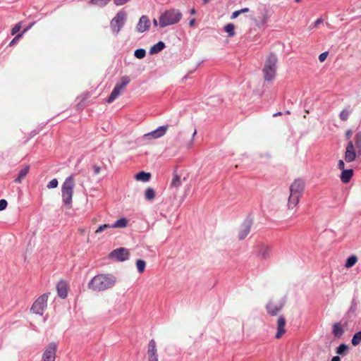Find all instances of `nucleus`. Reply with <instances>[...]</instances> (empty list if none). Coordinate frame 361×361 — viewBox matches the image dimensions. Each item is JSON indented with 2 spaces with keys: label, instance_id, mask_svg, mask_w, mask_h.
<instances>
[{
  "label": "nucleus",
  "instance_id": "obj_36",
  "mask_svg": "<svg viewBox=\"0 0 361 361\" xmlns=\"http://www.w3.org/2000/svg\"><path fill=\"white\" fill-rule=\"evenodd\" d=\"M136 267L137 269V271L140 274H142L144 272L146 267V262L145 260L139 259L136 261Z\"/></svg>",
  "mask_w": 361,
  "mask_h": 361
},
{
  "label": "nucleus",
  "instance_id": "obj_2",
  "mask_svg": "<svg viewBox=\"0 0 361 361\" xmlns=\"http://www.w3.org/2000/svg\"><path fill=\"white\" fill-rule=\"evenodd\" d=\"M305 190V182L301 178L295 179L290 186V196L288 207L294 208L299 202Z\"/></svg>",
  "mask_w": 361,
  "mask_h": 361
},
{
  "label": "nucleus",
  "instance_id": "obj_49",
  "mask_svg": "<svg viewBox=\"0 0 361 361\" xmlns=\"http://www.w3.org/2000/svg\"><path fill=\"white\" fill-rule=\"evenodd\" d=\"M345 164H344V161L343 160H339L338 162V168L341 170V171L343 170H345Z\"/></svg>",
  "mask_w": 361,
  "mask_h": 361
},
{
  "label": "nucleus",
  "instance_id": "obj_4",
  "mask_svg": "<svg viewBox=\"0 0 361 361\" xmlns=\"http://www.w3.org/2000/svg\"><path fill=\"white\" fill-rule=\"evenodd\" d=\"M74 186V175L72 174L66 178L61 187L62 200L64 205L68 209L72 207V197Z\"/></svg>",
  "mask_w": 361,
  "mask_h": 361
},
{
  "label": "nucleus",
  "instance_id": "obj_34",
  "mask_svg": "<svg viewBox=\"0 0 361 361\" xmlns=\"http://www.w3.org/2000/svg\"><path fill=\"white\" fill-rule=\"evenodd\" d=\"M235 26L233 23H228L224 27V31L228 33V37H232L235 35Z\"/></svg>",
  "mask_w": 361,
  "mask_h": 361
},
{
  "label": "nucleus",
  "instance_id": "obj_5",
  "mask_svg": "<svg viewBox=\"0 0 361 361\" xmlns=\"http://www.w3.org/2000/svg\"><path fill=\"white\" fill-rule=\"evenodd\" d=\"M278 59L274 53H270L265 61L264 66L262 69L264 80H272L276 76V64Z\"/></svg>",
  "mask_w": 361,
  "mask_h": 361
},
{
  "label": "nucleus",
  "instance_id": "obj_42",
  "mask_svg": "<svg viewBox=\"0 0 361 361\" xmlns=\"http://www.w3.org/2000/svg\"><path fill=\"white\" fill-rule=\"evenodd\" d=\"M59 182L56 178L52 179L49 183L47 184V187L49 189L55 188L58 186Z\"/></svg>",
  "mask_w": 361,
  "mask_h": 361
},
{
  "label": "nucleus",
  "instance_id": "obj_31",
  "mask_svg": "<svg viewBox=\"0 0 361 361\" xmlns=\"http://www.w3.org/2000/svg\"><path fill=\"white\" fill-rule=\"evenodd\" d=\"M354 141L357 153L361 154V131H359L355 134Z\"/></svg>",
  "mask_w": 361,
  "mask_h": 361
},
{
  "label": "nucleus",
  "instance_id": "obj_58",
  "mask_svg": "<svg viewBox=\"0 0 361 361\" xmlns=\"http://www.w3.org/2000/svg\"><path fill=\"white\" fill-rule=\"evenodd\" d=\"M153 23H154V24L155 25H157V21L155 19H154Z\"/></svg>",
  "mask_w": 361,
  "mask_h": 361
},
{
  "label": "nucleus",
  "instance_id": "obj_10",
  "mask_svg": "<svg viewBox=\"0 0 361 361\" xmlns=\"http://www.w3.org/2000/svg\"><path fill=\"white\" fill-rule=\"evenodd\" d=\"M57 345L50 343L42 354V361H55Z\"/></svg>",
  "mask_w": 361,
  "mask_h": 361
},
{
  "label": "nucleus",
  "instance_id": "obj_14",
  "mask_svg": "<svg viewBox=\"0 0 361 361\" xmlns=\"http://www.w3.org/2000/svg\"><path fill=\"white\" fill-rule=\"evenodd\" d=\"M271 252V247L265 244H259L257 246V256L262 259L269 258Z\"/></svg>",
  "mask_w": 361,
  "mask_h": 361
},
{
  "label": "nucleus",
  "instance_id": "obj_25",
  "mask_svg": "<svg viewBox=\"0 0 361 361\" xmlns=\"http://www.w3.org/2000/svg\"><path fill=\"white\" fill-rule=\"evenodd\" d=\"M121 90L114 86L113 90L111 91L110 95L109 96V97L106 99V102L110 104V103H112L118 97V95L120 94L121 93Z\"/></svg>",
  "mask_w": 361,
  "mask_h": 361
},
{
  "label": "nucleus",
  "instance_id": "obj_35",
  "mask_svg": "<svg viewBox=\"0 0 361 361\" xmlns=\"http://www.w3.org/2000/svg\"><path fill=\"white\" fill-rule=\"evenodd\" d=\"M361 343V331L356 332L352 339L351 343L353 346H357Z\"/></svg>",
  "mask_w": 361,
  "mask_h": 361
},
{
  "label": "nucleus",
  "instance_id": "obj_12",
  "mask_svg": "<svg viewBox=\"0 0 361 361\" xmlns=\"http://www.w3.org/2000/svg\"><path fill=\"white\" fill-rule=\"evenodd\" d=\"M168 127V125L159 126L156 130L145 134L144 137L149 139L159 138L166 134Z\"/></svg>",
  "mask_w": 361,
  "mask_h": 361
},
{
  "label": "nucleus",
  "instance_id": "obj_15",
  "mask_svg": "<svg viewBox=\"0 0 361 361\" xmlns=\"http://www.w3.org/2000/svg\"><path fill=\"white\" fill-rule=\"evenodd\" d=\"M68 286L66 281L61 280L56 285V290L59 297L62 299H65L68 295Z\"/></svg>",
  "mask_w": 361,
  "mask_h": 361
},
{
  "label": "nucleus",
  "instance_id": "obj_28",
  "mask_svg": "<svg viewBox=\"0 0 361 361\" xmlns=\"http://www.w3.org/2000/svg\"><path fill=\"white\" fill-rule=\"evenodd\" d=\"M130 82V77L128 75H123L121 78V82L116 83L115 86L122 90Z\"/></svg>",
  "mask_w": 361,
  "mask_h": 361
},
{
  "label": "nucleus",
  "instance_id": "obj_6",
  "mask_svg": "<svg viewBox=\"0 0 361 361\" xmlns=\"http://www.w3.org/2000/svg\"><path fill=\"white\" fill-rule=\"evenodd\" d=\"M127 18L126 12L122 9L119 11L111 20L110 26L112 32L117 35L124 25Z\"/></svg>",
  "mask_w": 361,
  "mask_h": 361
},
{
  "label": "nucleus",
  "instance_id": "obj_39",
  "mask_svg": "<svg viewBox=\"0 0 361 361\" xmlns=\"http://www.w3.org/2000/svg\"><path fill=\"white\" fill-rule=\"evenodd\" d=\"M146 55V51L144 49H137L134 51V56L137 59H143Z\"/></svg>",
  "mask_w": 361,
  "mask_h": 361
},
{
  "label": "nucleus",
  "instance_id": "obj_29",
  "mask_svg": "<svg viewBox=\"0 0 361 361\" xmlns=\"http://www.w3.org/2000/svg\"><path fill=\"white\" fill-rule=\"evenodd\" d=\"M348 345L345 343L340 344L336 349V353L344 356L347 354L348 351Z\"/></svg>",
  "mask_w": 361,
  "mask_h": 361
},
{
  "label": "nucleus",
  "instance_id": "obj_23",
  "mask_svg": "<svg viewBox=\"0 0 361 361\" xmlns=\"http://www.w3.org/2000/svg\"><path fill=\"white\" fill-rule=\"evenodd\" d=\"M355 317L356 314H354L353 313L351 314L347 311L343 315V318L341 319V321L343 323V327H348V324L353 322Z\"/></svg>",
  "mask_w": 361,
  "mask_h": 361
},
{
  "label": "nucleus",
  "instance_id": "obj_59",
  "mask_svg": "<svg viewBox=\"0 0 361 361\" xmlns=\"http://www.w3.org/2000/svg\"><path fill=\"white\" fill-rule=\"evenodd\" d=\"M286 114H290V112L289 111H287L286 112Z\"/></svg>",
  "mask_w": 361,
  "mask_h": 361
},
{
  "label": "nucleus",
  "instance_id": "obj_33",
  "mask_svg": "<svg viewBox=\"0 0 361 361\" xmlns=\"http://www.w3.org/2000/svg\"><path fill=\"white\" fill-rule=\"evenodd\" d=\"M357 306H358V302L355 298H353L350 302V306L347 310L350 313H353L354 314H356V312L357 310Z\"/></svg>",
  "mask_w": 361,
  "mask_h": 361
},
{
  "label": "nucleus",
  "instance_id": "obj_51",
  "mask_svg": "<svg viewBox=\"0 0 361 361\" xmlns=\"http://www.w3.org/2000/svg\"><path fill=\"white\" fill-rule=\"evenodd\" d=\"M322 18H318L317 20H315V22L314 23V27H317L318 25H319L320 23H322Z\"/></svg>",
  "mask_w": 361,
  "mask_h": 361
},
{
  "label": "nucleus",
  "instance_id": "obj_27",
  "mask_svg": "<svg viewBox=\"0 0 361 361\" xmlns=\"http://www.w3.org/2000/svg\"><path fill=\"white\" fill-rule=\"evenodd\" d=\"M352 113V109H350V106H348L346 108L343 109L341 113L339 114V118L342 121H346L350 114Z\"/></svg>",
  "mask_w": 361,
  "mask_h": 361
},
{
  "label": "nucleus",
  "instance_id": "obj_13",
  "mask_svg": "<svg viewBox=\"0 0 361 361\" xmlns=\"http://www.w3.org/2000/svg\"><path fill=\"white\" fill-rule=\"evenodd\" d=\"M147 355L149 361H158L157 345L154 339H151L148 343Z\"/></svg>",
  "mask_w": 361,
  "mask_h": 361
},
{
  "label": "nucleus",
  "instance_id": "obj_22",
  "mask_svg": "<svg viewBox=\"0 0 361 361\" xmlns=\"http://www.w3.org/2000/svg\"><path fill=\"white\" fill-rule=\"evenodd\" d=\"M165 47V43L162 41H159L150 48L149 54H158L160 51H161Z\"/></svg>",
  "mask_w": 361,
  "mask_h": 361
},
{
  "label": "nucleus",
  "instance_id": "obj_38",
  "mask_svg": "<svg viewBox=\"0 0 361 361\" xmlns=\"http://www.w3.org/2000/svg\"><path fill=\"white\" fill-rule=\"evenodd\" d=\"M111 0H90L89 4L100 7L106 6Z\"/></svg>",
  "mask_w": 361,
  "mask_h": 361
},
{
  "label": "nucleus",
  "instance_id": "obj_60",
  "mask_svg": "<svg viewBox=\"0 0 361 361\" xmlns=\"http://www.w3.org/2000/svg\"><path fill=\"white\" fill-rule=\"evenodd\" d=\"M295 2H300L301 0H295Z\"/></svg>",
  "mask_w": 361,
  "mask_h": 361
},
{
  "label": "nucleus",
  "instance_id": "obj_20",
  "mask_svg": "<svg viewBox=\"0 0 361 361\" xmlns=\"http://www.w3.org/2000/svg\"><path fill=\"white\" fill-rule=\"evenodd\" d=\"M354 171L352 169H345L341 171L340 175L341 180L343 183H348L353 176Z\"/></svg>",
  "mask_w": 361,
  "mask_h": 361
},
{
  "label": "nucleus",
  "instance_id": "obj_56",
  "mask_svg": "<svg viewBox=\"0 0 361 361\" xmlns=\"http://www.w3.org/2000/svg\"><path fill=\"white\" fill-rule=\"evenodd\" d=\"M202 1L204 4H207L210 1V0H202Z\"/></svg>",
  "mask_w": 361,
  "mask_h": 361
},
{
  "label": "nucleus",
  "instance_id": "obj_40",
  "mask_svg": "<svg viewBox=\"0 0 361 361\" xmlns=\"http://www.w3.org/2000/svg\"><path fill=\"white\" fill-rule=\"evenodd\" d=\"M30 27H31V25H29L27 27H26L23 30V32L21 34H18L16 37H14V38L10 42L9 46L10 47L13 46L19 40V39L22 37V35L23 33H25Z\"/></svg>",
  "mask_w": 361,
  "mask_h": 361
},
{
  "label": "nucleus",
  "instance_id": "obj_55",
  "mask_svg": "<svg viewBox=\"0 0 361 361\" xmlns=\"http://www.w3.org/2000/svg\"><path fill=\"white\" fill-rule=\"evenodd\" d=\"M281 115H282V113H281V112H280V111H279V112H277V113L274 114L273 115V116H274V117H276V116H281Z\"/></svg>",
  "mask_w": 361,
  "mask_h": 361
},
{
  "label": "nucleus",
  "instance_id": "obj_17",
  "mask_svg": "<svg viewBox=\"0 0 361 361\" xmlns=\"http://www.w3.org/2000/svg\"><path fill=\"white\" fill-rule=\"evenodd\" d=\"M286 322V319H285L284 316H283V315L279 316V317L278 318V321H277V332L275 335L276 338H277V339L280 338L285 333Z\"/></svg>",
  "mask_w": 361,
  "mask_h": 361
},
{
  "label": "nucleus",
  "instance_id": "obj_9",
  "mask_svg": "<svg viewBox=\"0 0 361 361\" xmlns=\"http://www.w3.org/2000/svg\"><path fill=\"white\" fill-rule=\"evenodd\" d=\"M253 220L250 215H248L241 224V227L238 234L239 240H244L250 232Z\"/></svg>",
  "mask_w": 361,
  "mask_h": 361
},
{
  "label": "nucleus",
  "instance_id": "obj_24",
  "mask_svg": "<svg viewBox=\"0 0 361 361\" xmlns=\"http://www.w3.org/2000/svg\"><path fill=\"white\" fill-rule=\"evenodd\" d=\"M151 173L149 172L145 171H140L135 175V179L137 180H141L142 182H147L151 178Z\"/></svg>",
  "mask_w": 361,
  "mask_h": 361
},
{
  "label": "nucleus",
  "instance_id": "obj_3",
  "mask_svg": "<svg viewBox=\"0 0 361 361\" xmlns=\"http://www.w3.org/2000/svg\"><path fill=\"white\" fill-rule=\"evenodd\" d=\"M181 18L182 13L179 10L171 8L161 13L159 24L161 27H165L178 23Z\"/></svg>",
  "mask_w": 361,
  "mask_h": 361
},
{
  "label": "nucleus",
  "instance_id": "obj_52",
  "mask_svg": "<svg viewBox=\"0 0 361 361\" xmlns=\"http://www.w3.org/2000/svg\"><path fill=\"white\" fill-rule=\"evenodd\" d=\"M195 18H192L190 22H189V26L190 27H193L194 25H195Z\"/></svg>",
  "mask_w": 361,
  "mask_h": 361
},
{
  "label": "nucleus",
  "instance_id": "obj_19",
  "mask_svg": "<svg viewBox=\"0 0 361 361\" xmlns=\"http://www.w3.org/2000/svg\"><path fill=\"white\" fill-rule=\"evenodd\" d=\"M343 323L341 320L339 322H336L332 326V334L336 338H341L344 334Z\"/></svg>",
  "mask_w": 361,
  "mask_h": 361
},
{
  "label": "nucleus",
  "instance_id": "obj_18",
  "mask_svg": "<svg viewBox=\"0 0 361 361\" xmlns=\"http://www.w3.org/2000/svg\"><path fill=\"white\" fill-rule=\"evenodd\" d=\"M283 307V303L275 305L272 302L270 301L267 304L266 310L269 315L276 316L282 310Z\"/></svg>",
  "mask_w": 361,
  "mask_h": 361
},
{
  "label": "nucleus",
  "instance_id": "obj_7",
  "mask_svg": "<svg viewBox=\"0 0 361 361\" xmlns=\"http://www.w3.org/2000/svg\"><path fill=\"white\" fill-rule=\"evenodd\" d=\"M48 295L44 293L40 295L32 304L30 310L37 314L42 315L47 307Z\"/></svg>",
  "mask_w": 361,
  "mask_h": 361
},
{
  "label": "nucleus",
  "instance_id": "obj_43",
  "mask_svg": "<svg viewBox=\"0 0 361 361\" xmlns=\"http://www.w3.org/2000/svg\"><path fill=\"white\" fill-rule=\"evenodd\" d=\"M111 228H112V227H111V225H110V224H103L98 227V228L96 230L95 233H101V232L104 231L105 229Z\"/></svg>",
  "mask_w": 361,
  "mask_h": 361
},
{
  "label": "nucleus",
  "instance_id": "obj_48",
  "mask_svg": "<svg viewBox=\"0 0 361 361\" xmlns=\"http://www.w3.org/2000/svg\"><path fill=\"white\" fill-rule=\"evenodd\" d=\"M92 169H93V173L94 175H97L98 173H99L101 168H100V166H99L97 165H93Z\"/></svg>",
  "mask_w": 361,
  "mask_h": 361
},
{
  "label": "nucleus",
  "instance_id": "obj_1",
  "mask_svg": "<svg viewBox=\"0 0 361 361\" xmlns=\"http://www.w3.org/2000/svg\"><path fill=\"white\" fill-rule=\"evenodd\" d=\"M116 277L110 274H100L94 276L88 283V288L93 291H104L112 288L116 283Z\"/></svg>",
  "mask_w": 361,
  "mask_h": 361
},
{
  "label": "nucleus",
  "instance_id": "obj_53",
  "mask_svg": "<svg viewBox=\"0 0 361 361\" xmlns=\"http://www.w3.org/2000/svg\"><path fill=\"white\" fill-rule=\"evenodd\" d=\"M331 361H341V358L339 356L336 355V356H334L332 358H331Z\"/></svg>",
  "mask_w": 361,
  "mask_h": 361
},
{
  "label": "nucleus",
  "instance_id": "obj_54",
  "mask_svg": "<svg viewBox=\"0 0 361 361\" xmlns=\"http://www.w3.org/2000/svg\"><path fill=\"white\" fill-rule=\"evenodd\" d=\"M190 13L191 15H194V14H195V13H196V11H195V8H192V9L190 11Z\"/></svg>",
  "mask_w": 361,
  "mask_h": 361
},
{
  "label": "nucleus",
  "instance_id": "obj_8",
  "mask_svg": "<svg viewBox=\"0 0 361 361\" xmlns=\"http://www.w3.org/2000/svg\"><path fill=\"white\" fill-rule=\"evenodd\" d=\"M130 252L127 248L119 247L114 250L109 254V258L117 262H124L129 259Z\"/></svg>",
  "mask_w": 361,
  "mask_h": 361
},
{
  "label": "nucleus",
  "instance_id": "obj_30",
  "mask_svg": "<svg viewBox=\"0 0 361 361\" xmlns=\"http://www.w3.org/2000/svg\"><path fill=\"white\" fill-rule=\"evenodd\" d=\"M128 225V220L126 218L123 217L117 220L111 225L112 228H125Z\"/></svg>",
  "mask_w": 361,
  "mask_h": 361
},
{
  "label": "nucleus",
  "instance_id": "obj_11",
  "mask_svg": "<svg viewBox=\"0 0 361 361\" xmlns=\"http://www.w3.org/2000/svg\"><path fill=\"white\" fill-rule=\"evenodd\" d=\"M357 152L355 150V147L352 140H349L344 154V159L346 162H352L355 160Z\"/></svg>",
  "mask_w": 361,
  "mask_h": 361
},
{
  "label": "nucleus",
  "instance_id": "obj_57",
  "mask_svg": "<svg viewBox=\"0 0 361 361\" xmlns=\"http://www.w3.org/2000/svg\"><path fill=\"white\" fill-rule=\"evenodd\" d=\"M196 134H197V130H195V131L193 132V134H192V137H194Z\"/></svg>",
  "mask_w": 361,
  "mask_h": 361
},
{
  "label": "nucleus",
  "instance_id": "obj_50",
  "mask_svg": "<svg viewBox=\"0 0 361 361\" xmlns=\"http://www.w3.org/2000/svg\"><path fill=\"white\" fill-rule=\"evenodd\" d=\"M352 134H353V130H350V129L348 130L345 132V138H346L347 140H350V137H351Z\"/></svg>",
  "mask_w": 361,
  "mask_h": 361
},
{
  "label": "nucleus",
  "instance_id": "obj_44",
  "mask_svg": "<svg viewBox=\"0 0 361 361\" xmlns=\"http://www.w3.org/2000/svg\"><path fill=\"white\" fill-rule=\"evenodd\" d=\"M21 28V23H18L14 25V27L11 30V35H13L18 32Z\"/></svg>",
  "mask_w": 361,
  "mask_h": 361
},
{
  "label": "nucleus",
  "instance_id": "obj_21",
  "mask_svg": "<svg viewBox=\"0 0 361 361\" xmlns=\"http://www.w3.org/2000/svg\"><path fill=\"white\" fill-rule=\"evenodd\" d=\"M30 165L25 164L23 167L19 171L18 176L15 178L14 182L20 183L23 179L27 175L30 171Z\"/></svg>",
  "mask_w": 361,
  "mask_h": 361
},
{
  "label": "nucleus",
  "instance_id": "obj_32",
  "mask_svg": "<svg viewBox=\"0 0 361 361\" xmlns=\"http://www.w3.org/2000/svg\"><path fill=\"white\" fill-rule=\"evenodd\" d=\"M155 191L152 188H147L145 192V198L147 200H152L155 197Z\"/></svg>",
  "mask_w": 361,
  "mask_h": 361
},
{
  "label": "nucleus",
  "instance_id": "obj_41",
  "mask_svg": "<svg viewBox=\"0 0 361 361\" xmlns=\"http://www.w3.org/2000/svg\"><path fill=\"white\" fill-rule=\"evenodd\" d=\"M248 11H249V8H242L240 10L235 11L232 13L231 18L232 19L236 18L240 14L244 13H247Z\"/></svg>",
  "mask_w": 361,
  "mask_h": 361
},
{
  "label": "nucleus",
  "instance_id": "obj_47",
  "mask_svg": "<svg viewBox=\"0 0 361 361\" xmlns=\"http://www.w3.org/2000/svg\"><path fill=\"white\" fill-rule=\"evenodd\" d=\"M327 56H328V52L327 51H325V52H323V53L320 54V55L319 56V61H321V62L324 61L326 60Z\"/></svg>",
  "mask_w": 361,
  "mask_h": 361
},
{
  "label": "nucleus",
  "instance_id": "obj_16",
  "mask_svg": "<svg viewBox=\"0 0 361 361\" xmlns=\"http://www.w3.org/2000/svg\"><path fill=\"white\" fill-rule=\"evenodd\" d=\"M150 27V21L147 16H142L137 25V30L139 32H144L149 30Z\"/></svg>",
  "mask_w": 361,
  "mask_h": 361
},
{
  "label": "nucleus",
  "instance_id": "obj_37",
  "mask_svg": "<svg viewBox=\"0 0 361 361\" xmlns=\"http://www.w3.org/2000/svg\"><path fill=\"white\" fill-rule=\"evenodd\" d=\"M357 261V257L355 255H352L346 259L345 267L346 268L352 267L353 266H354L355 264Z\"/></svg>",
  "mask_w": 361,
  "mask_h": 361
},
{
  "label": "nucleus",
  "instance_id": "obj_45",
  "mask_svg": "<svg viewBox=\"0 0 361 361\" xmlns=\"http://www.w3.org/2000/svg\"><path fill=\"white\" fill-rule=\"evenodd\" d=\"M8 205V202L6 200L1 199L0 200V211L4 210Z\"/></svg>",
  "mask_w": 361,
  "mask_h": 361
},
{
  "label": "nucleus",
  "instance_id": "obj_46",
  "mask_svg": "<svg viewBox=\"0 0 361 361\" xmlns=\"http://www.w3.org/2000/svg\"><path fill=\"white\" fill-rule=\"evenodd\" d=\"M130 1V0H114V3L116 6H122V5L128 3Z\"/></svg>",
  "mask_w": 361,
  "mask_h": 361
},
{
  "label": "nucleus",
  "instance_id": "obj_26",
  "mask_svg": "<svg viewBox=\"0 0 361 361\" xmlns=\"http://www.w3.org/2000/svg\"><path fill=\"white\" fill-rule=\"evenodd\" d=\"M173 175V179H172L171 183L170 184V187L171 188H178L181 185V184H182V182H181V180H180V177L176 173V171H174Z\"/></svg>",
  "mask_w": 361,
  "mask_h": 361
}]
</instances>
